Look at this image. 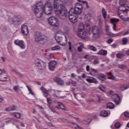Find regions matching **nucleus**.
<instances>
[{
  "label": "nucleus",
  "instance_id": "f257e3e1",
  "mask_svg": "<svg viewBox=\"0 0 129 129\" xmlns=\"http://www.w3.org/2000/svg\"><path fill=\"white\" fill-rule=\"evenodd\" d=\"M46 8H52V5L50 2L47 1L44 6H43V4L41 2H38L35 6L34 9V14L37 18H41L43 16V10Z\"/></svg>",
  "mask_w": 129,
  "mask_h": 129
},
{
  "label": "nucleus",
  "instance_id": "f03ea898",
  "mask_svg": "<svg viewBox=\"0 0 129 129\" xmlns=\"http://www.w3.org/2000/svg\"><path fill=\"white\" fill-rule=\"evenodd\" d=\"M118 14V15H121V14L124 15L120 16V19L123 21L125 22L129 21V7L127 6V5L123 4L119 7Z\"/></svg>",
  "mask_w": 129,
  "mask_h": 129
},
{
  "label": "nucleus",
  "instance_id": "7ed1b4c3",
  "mask_svg": "<svg viewBox=\"0 0 129 129\" xmlns=\"http://www.w3.org/2000/svg\"><path fill=\"white\" fill-rule=\"evenodd\" d=\"M55 14L57 15L61 20H65L68 17V11L65 7H61L54 11Z\"/></svg>",
  "mask_w": 129,
  "mask_h": 129
},
{
  "label": "nucleus",
  "instance_id": "20e7f679",
  "mask_svg": "<svg viewBox=\"0 0 129 129\" xmlns=\"http://www.w3.org/2000/svg\"><path fill=\"white\" fill-rule=\"evenodd\" d=\"M78 29V37L81 39H87L88 37V34L87 33V32L84 31V24L83 23H80L79 25Z\"/></svg>",
  "mask_w": 129,
  "mask_h": 129
},
{
  "label": "nucleus",
  "instance_id": "39448f33",
  "mask_svg": "<svg viewBox=\"0 0 129 129\" xmlns=\"http://www.w3.org/2000/svg\"><path fill=\"white\" fill-rule=\"evenodd\" d=\"M34 64L38 70H44L46 69V62L40 58L35 59Z\"/></svg>",
  "mask_w": 129,
  "mask_h": 129
},
{
  "label": "nucleus",
  "instance_id": "423d86ee",
  "mask_svg": "<svg viewBox=\"0 0 129 129\" xmlns=\"http://www.w3.org/2000/svg\"><path fill=\"white\" fill-rule=\"evenodd\" d=\"M48 24L52 26V27H54L55 28H58L60 23H59V20L58 18L55 16H51L49 17L48 19Z\"/></svg>",
  "mask_w": 129,
  "mask_h": 129
},
{
  "label": "nucleus",
  "instance_id": "0eeeda50",
  "mask_svg": "<svg viewBox=\"0 0 129 129\" xmlns=\"http://www.w3.org/2000/svg\"><path fill=\"white\" fill-rule=\"evenodd\" d=\"M83 6L79 3H76L75 5V8H71L70 10V13H75L76 14H80L82 13Z\"/></svg>",
  "mask_w": 129,
  "mask_h": 129
},
{
  "label": "nucleus",
  "instance_id": "6e6552de",
  "mask_svg": "<svg viewBox=\"0 0 129 129\" xmlns=\"http://www.w3.org/2000/svg\"><path fill=\"white\" fill-rule=\"evenodd\" d=\"M64 37L65 39L63 40V37L55 35V39L58 44H59L60 46H65L67 44V37L66 36H64Z\"/></svg>",
  "mask_w": 129,
  "mask_h": 129
},
{
  "label": "nucleus",
  "instance_id": "1a4fd4ad",
  "mask_svg": "<svg viewBox=\"0 0 129 129\" xmlns=\"http://www.w3.org/2000/svg\"><path fill=\"white\" fill-rule=\"evenodd\" d=\"M76 13H71L69 11V19L71 23L75 24L78 21V18H77Z\"/></svg>",
  "mask_w": 129,
  "mask_h": 129
},
{
  "label": "nucleus",
  "instance_id": "9d476101",
  "mask_svg": "<svg viewBox=\"0 0 129 129\" xmlns=\"http://www.w3.org/2000/svg\"><path fill=\"white\" fill-rule=\"evenodd\" d=\"M34 41L36 43H40L42 41H44V37L40 32H36L34 34Z\"/></svg>",
  "mask_w": 129,
  "mask_h": 129
},
{
  "label": "nucleus",
  "instance_id": "9b49d317",
  "mask_svg": "<svg viewBox=\"0 0 129 129\" xmlns=\"http://www.w3.org/2000/svg\"><path fill=\"white\" fill-rule=\"evenodd\" d=\"M62 7H64V3L61 0H54L53 5V9L55 10H57V9H60V8H62Z\"/></svg>",
  "mask_w": 129,
  "mask_h": 129
},
{
  "label": "nucleus",
  "instance_id": "f8f14e48",
  "mask_svg": "<svg viewBox=\"0 0 129 129\" xmlns=\"http://www.w3.org/2000/svg\"><path fill=\"white\" fill-rule=\"evenodd\" d=\"M14 44L17 46H18L21 49H26V44L25 41L22 40L17 39L14 41Z\"/></svg>",
  "mask_w": 129,
  "mask_h": 129
},
{
  "label": "nucleus",
  "instance_id": "ddd939ff",
  "mask_svg": "<svg viewBox=\"0 0 129 129\" xmlns=\"http://www.w3.org/2000/svg\"><path fill=\"white\" fill-rule=\"evenodd\" d=\"M111 99L112 100H113L116 104H119L121 102L120 98H119V96L117 95V94L112 95L111 97Z\"/></svg>",
  "mask_w": 129,
  "mask_h": 129
},
{
  "label": "nucleus",
  "instance_id": "4468645a",
  "mask_svg": "<svg viewBox=\"0 0 129 129\" xmlns=\"http://www.w3.org/2000/svg\"><path fill=\"white\" fill-rule=\"evenodd\" d=\"M57 66V62L54 60H52L49 63L48 67L50 71H54Z\"/></svg>",
  "mask_w": 129,
  "mask_h": 129
},
{
  "label": "nucleus",
  "instance_id": "2eb2a0df",
  "mask_svg": "<svg viewBox=\"0 0 129 129\" xmlns=\"http://www.w3.org/2000/svg\"><path fill=\"white\" fill-rule=\"evenodd\" d=\"M21 30V33L23 34V35H28V34H29V29L28 28V26L26 25H22Z\"/></svg>",
  "mask_w": 129,
  "mask_h": 129
},
{
  "label": "nucleus",
  "instance_id": "dca6fc26",
  "mask_svg": "<svg viewBox=\"0 0 129 129\" xmlns=\"http://www.w3.org/2000/svg\"><path fill=\"white\" fill-rule=\"evenodd\" d=\"M43 12H44L45 15H51V14H52V12H53V8H43Z\"/></svg>",
  "mask_w": 129,
  "mask_h": 129
},
{
  "label": "nucleus",
  "instance_id": "f3484780",
  "mask_svg": "<svg viewBox=\"0 0 129 129\" xmlns=\"http://www.w3.org/2000/svg\"><path fill=\"white\" fill-rule=\"evenodd\" d=\"M40 90L42 91L43 95L45 97H48V95H49V90H47L44 87H40Z\"/></svg>",
  "mask_w": 129,
  "mask_h": 129
},
{
  "label": "nucleus",
  "instance_id": "a211bd4d",
  "mask_svg": "<svg viewBox=\"0 0 129 129\" xmlns=\"http://www.w3.org/2000/svg\"><path fill=\"white\" fill-rule=\"evenodd\" d=\"M84 31L87 32L88 34H89V32L91 31L90 25H89V24L86 23L85 25H84Z\"/></svg>",
  "mask_w": 129,
  "mask_h": 129
},
{
  "label": "nucleus",
  "instance_id": "6ab92c4d",
  "mask_svg": "<svg viewBox=\"0 0 129 129\" xmlns=\"http://www.w3.org/2000/svg\"><path fill=\"white\" fill-rule=\"evenodd\" d=\"M92 32L93 35H99V30H98V28L96 26H94L92 28Z\"/></svg>",
  "mask_w": 129,
  "mask_h": 129
},
{
  "label": "nucleus",
  "instance_id": "aec40b11",
  "mask_svg": "<svg viewBox=\"0 0 129 129\" xmlns=\"http://www.w3.org/2000/svg\"><path fill=\"white\" fill-rule=\"evenodd\" d=\"M86 81L89 82V83H95L96 84H97V80L94 78L86 79Z\"/></svg>",
  "mask_w": 129,
  "mask_h": 129
},
{
  "label": "nucleus",
  "instance_id": "412c9836",
  "mask_svg": "<svg viewBox=\"0 0 129 129\" xmlns=\"http://www.w3.org/2000/svg\"><path fill=\"white\" fill-rule=\"evenodd\" d=\"M97 55H102V56H105L107 55V51L104 49H101L97 53Z\"/></svg>",
  "mask_w": 129,
  "mask_h": 129
},
{
  "label": "nucleus",
  "instance_id": "4be33fe9",
  "mask_svg": "<svg viewBox=\"0 0 129 129\" xmlns=\"http://www.w3.org/2000/svg\"><path fill=\"white\" fill-rule=\"evenodd\" d=\"M127 88H129V87L126 84L121 85L119 86V89L120 91H123V90H125Z\"/></svg>",
  "mask_w": 129,
  "mask_h": 129
},
{
  "label": "nucleus",
  "instance_id": "5701e85b",
  "mask_svg": "<svg viewBox=\"0 0 129 129\" xmlns=\"http://www.w3.org/2000/svg\"><path fill=\"white\" fill-rule=\"evenodd\" d=\"M54 80L57 84H60V85H63L64 84V81L58 78H55Z\"/></svg>",
  "mask_w": 129,
  "mask_h": 129
},
{
  "label": "nucleus",
  "instance_id": "b1692460",
  "mask_svg": "<svg viewBox=\"0 0 129 129\" xmlns=\"http://www.w3.org/2000/svg\"><path fill=\"white\" fill-rule=\"evenodd\" d=\"M110 22L111 24H112L113 25H116V23L119 22V19L117 18H112L110 19Z\"/></svg>",
  "mask_w": 129,
  "mask_h": 129
},
{
  "label": "nucleus",
  "instance_id": "393cba45",
  "mask_svg": "<svg viewBox=\"0 0 129 129\" xmlns=\"http://www.w3.org/2000/svg\"><path fill=\"white\" fill-rule=\"evenodd\" d=\"M73 3V0H64L63 6H71Z\"/></svg>",
  "mask_w": 129,
  "mask_h": 129
},
{
  "label": "nucleus",
  "instance_id": "a878e982",
  "mask_svg": "<svg viewBox=\"0 0 129 129\" xmlns=\"http://www.w3.org/2000/svg\"><path fill=\"white\" fill-rule=\"evenodd\" d=\"M100 115L101 116H103V117H105L106 116H108V115H109V114L108 112H107V111L106 110H102L101 111Z\"/></svg>",
  "mask_w": 129,
  "mask_h": 129
},
{
  "label": "nucleus",
  "instance_id": "bb28decb",
  "mask_svg": "<svg viewBox=\"0 0 129 129\" xmlns=\"http://www.w3.org/2000/svg\"><path fill=\"white\" fill-rule=\"evenodd\" d=\"M97 73H98V72H97V71H96V70H94L93 68L90 69V74H91V75H93V76H95V75H96Z\"/></svg>",
  "mask_w": 129,
  "mask_h": 129
},
{
  "label": "nucleus",
  "instance_id": "cd10ccee",
  "mask_svg": "<svg viewBox=\"0 0 129 129\" xmlns=\"http://www.w3.org/2000/svg\"><path fill=\"white\" fill-rule=\"evenodd\" d=\"M102 14L104 19H106V17L107 16V13L106 12V10H105L104 8H102Z\"/></svg>",
  "mask_w": 129,
  "mask_h": 129
},
{
  "label": "nucleus",
  "instance_id": "c85d7f7f",
  "mask_svg": "<svg viewBox=\"0 0 129 129\" xmlns=\"http://www.w3.org/2000/svg\"><path fill=\"white\" fill-rule=\"evenodd\" d=\"M107 107L109 109H113L114 108V105L112 103L109 102L107 104Z\"/></svg>",
  "mask_w": 129,
  "mask_h": 129
},
{
  "label": "nucleus",
  "instance_id": "c756f323",
  "mask_svg": "<svg viewBox=\"0 0 129 129\" xmlns=\"http://www.w3.org/2000/svg\"><path fill=\"white\" fill-rule=\"evenodd\" d=\"M99 79L102 81H104L105 80V76L103 74H99Z\"/></svg>",
  "mask_w": 129,
  "mask_h": 129
},
{
  "label": "nucleus",
  "instance_id": "7c9ffc66",
  "mask_svg": "<svg viewBox=\"0 0 129 129\" xmlns=\"http://www.w3.org/2000/svg\"><path fill=\"white\" fill-rule=\"evenodd\" d=\"M89 50H91V51H93V52H96L97 49H96V47H95L93 45H91L89 47Z\"/></svg>",
  "mask_w": 129,
  "mask_h": 129
},
{
  "label": "nucleus",
  "instance_id": "2f4dec72",
  "mask_svg": "<svg viewBox=\"0 0 129 129\" xmlns=\"http://www.w3.org/2000/svg\"><path fill=\"white\" fill-rule=\"evenodd\" d=\"M83 43H81V45L78 47V52H82L83 49L84 48Z\"/></svg>",
  "mask_w": 129,
  "mask_h": 129
},
{
  "label": "nucleus",
  "instance_id": "473e14b6",
  "mask_svg": "<svg viewBox=\"0 0 129 129\" xmlns=\"http://www.w3.org/2000/svg\"><path fill=\"white\" fill-rule=\"evenodd\" d=\"M52 51H59L60 50V46H55L54 47H52L51 48Z\"/></svg>",
  "mask_w": 129,
  "mask_h": 129
},
{
  "label": "nucleus",
  "instance_id": "72a5a7b5",
  "mask_svg": "<svg viewBox=\"0 0 129 129\" xmlns=\"http://www.w3.org/2000/svg\"><path fill=\"white\" fill-rule=\"evenodd\" d=\"M71 124V126H72V127H74V128H81V127L79 126V125H78V124L76 123H72Z\"/></svg>",
  "mask_w": 129,
  "mask_h": 129
},
{
  "label": "nucleus",
  "instance_id": "f704fd0d",
  "mask_svg": "<svg viewBox=\"0 0 129 129\" xmlns=\"http://www.w3.org/2000/svg\"><path fill=\"white\" fill-rule=\"evenodd\" d=\"M12 72H14L16 74V75H17V76H19V77H22V76H23V75H22V74H21V73H19L18 72V71L15 70H12Z\"/></svg>",
  "mask_w": 129,
  "mask_h": 129
},
{
  "label": "nucleus",
  "instance_id": "c9c22d12",
  "mask_svg": "<svg viewBox=\"0 0 129 129\" xmlns=\"http://www.w3.org/2000/svg\"><path fill=\"white\" fill-rule=\"evenodd\" d=\"M98 88L100 90H101V91H103V92H104V91H105V87L104 86H103V85H100L98 87Z\"/></svg>",
  "mask_w": 129,
  "mask_h": 129
},
{
  "label": "nucleus",
  "instance_id": "e433bc0d",
  "mask_svg": "<svg viewBox=\"0 0 129 129\" xmlns=\"http://www.w3.org/2000/svg\"><path fill=\"white\" fill-rule=\"evenodd\" d=\"M93 64L94 65H96L97 64H99V59L98 58H96L93 62Z\"/></svg>",
  "mask_w": 129,
  "mask_h": 129
},
{
  "label": "nucleus",
  "instance_id": "4c0bfd02",
  "mask_svg": "<svg viewBox=\"0 0 129 129\" xmlns=\"http://www.w3.org/2000/svg\"><path fill=\"white\" fill-rule=\"evenodd\" d=\"M128 40L126 38L124 37L122 39V42L123 45H126V43H127Z\"/></svg>",
  "mask_w": 129,
  "mask_h": 129
},
{
  "label": "nucleus",
  "instance_id": "58836bf2",
  "mask_svg": "<svg viewBox=\"0 0 129 129\" xmlns=\"http://www.w3.org/2000/svg\"><path fill=\"white\" fill-rule=\"evenodd\" d=\"M27 88L28 89V90L30 93V94H31V95H34V93L32 91V89L30 87H29V86H26Z\"/></svg>",
  "mask_w": 129,
  "mask_h": 129
},
{
  "label": "nucleus",
  "instance_id": "ea45409f",
  "mask_svg": "<svg viewBox=\"0 0 129 129\" xmlns=\"http://www.w3.org/2000/svg\"><path fill=\"white\" fill-rule=\"evenodd\" d=\"M85 18L87 19L88 20H89L90 19H91V15L90 14H86Z\"/></svg>",
  "mask_w": 129,
  "mask_h": 129
},
{
  "label": "nucleus",
  "instance_id": "a19ab883",
  "mask_svg": "<svg viewBox=\"0 0 129 129\" xmlns=\"http://www.w3.org/2000/svg\"><path fill=\"white\" fill-rule=\"evenodd\" d=\"M14 115L17 118H20V117H21V114L18 112L15 113Z\"/></svg>",
  "mask_w": 129,
  "mask_h": 129
},
{
  "label": "nucleus",
  "instance_id": "79ce46f5",
  "mask_svg": "<svg viewBox=\"0 0 129 129\" xmlns=\"http://www.w3.org/2000/svg\"><path fill=\"white\" fill-rule=\"evenodd\" d=\"M58 106L60 109H65V106L61 103L58 104Z\"/></svg>",
  "mask_w": 129,
  "mask_h": 129
},
{
  "label": "nucleus",
  "instance_id": "37998d69",
  "mask_svg": "<svg viewBox=\"0 0 129 129\" xmlns=\"http://www.w3.org/2000/svg\"><path fill=\"white\" fill-rule=\"evenodd\" d=\"M121 34H122V32H119V33H116V34H113L112 37H119V36H120V35H121Z\"/></svg>",
  "mask_w": 129,
  "mask_h": 129
},
{
  "label": "nucleus",
  "instance_id": "c03bdc74",
  "mask_svg": "<svg viewBox=\"0 0 129 129\" xmlns=\"http://www.w3.org/2000/svg\"><path fill=\"white\" fill-rule=\"evenodd\" d=\"M63 30H64V34H68V32H69V29H68V27H64L63 28Z\"/></svg>",
  "mask_w": 129,
  "mask_h": 129
},
{
  "label": "nucleus",
  "instance_id": "a18cd8bd",
  "mask_svg": "<svg viewBox=\"0 0 129 129\" xmlns=\"http://www.w3.org/2000/svg\"><path fill=\"white\" fill-rule=\"evenodd\" d=\"M118 67L120 68V69H122V70L125 69V66L123 64H119L118 66Z\"/></svg>",
  "mask_w": 129,
  "mask_h": 129
},
{
  "label": "nucleus",
  "instance_id": "49530a36",
  "mask_svg": "<svg viewBox=\"0 0 129 129\" xmlns=\"http://www.w3.org/2000/svg\"><path fill=\"white\" fill-rule=\"evenodd\" d=\"M47 102L48 104L52 103V100L50 98H47Z\"/></svg>",
  "mask_w": 129,
  "mask_h": 129
},
{
  "label": "nucleus",
  "instance_id": "de8ad7c7",
  "mask_svg": "<svg viewBox=\"0 0 129 129\" xmlns=\"http://www.w3.org/2000/svg\"><path fill=\"white\" fill-rule=\"evenodd\" d=\"M119 126H120V123L119 122L115 123V127H116V128H118V127H119Z\"/></svg>",
  "mask_w": 129,
  "mask_h": 129
},
{
  "label": "nucleus",
  "instance_id": "09e8293b",
  "mask_svg": "<svg viewBox=\"0 0 129 129\" xmlns=\"http://www.w3.org/2000/svg\"><path fill=\"white\" fill-rule=\"evenodd\" d=\"M83 4H84L86 6L87 9H89V7L88 6V3L86 1H82Z\"/></svg>",
  "mask_w": 129,
  "mask_h": 129
},
{
  "label": "nucleus",
  "instance_id": "8fccbe9b",
  "mask_svg": "<svg viewBox=\"0 0 129 129\" xmlns=\"http://www.w3.org/2000/svg\"><path fill=\"white\" fill-rule=\"evenodd\" d=\"M9 108L10 109V110H11V111H13L16 110V107L15 106H12L11 107H10Z\"/></svg>",
  "mask_w": 129,
  "mask_h": 129
},
{
  "label": "nucleus",
  "instance_id": "3c124183",
  "mask_svg": "<svg viewBox=\"0 0 129 129\" xmlns=\"http://www.w3.org/2000/svg\"><path fill=\"white\" fill-rule=\"evenodd\" d=\"M108 79H111V80H113L115 79V77H114L113 75L110 76L108 78Z\"/></svg>",
  "mask_w": 129,
  "mask_h": 129
},
{
  "label": "nucleus",
  "instance_id": "603ef678",
  "mask_svg": "<svg viewBox=\"0 0 129 129\" xmlns=\"http://www.w3.org/2000/svg\"><path fill=\"white\" fill-rule=\"evenodd\" d=\"M124 115L125 117H129V112H124Z\"/></svg>",
  "mask_w": 129,
  "mask_h": 129
},
{
  "label": "nucleus",
  "instance_id": "864d4df0",
  "mask_svg": "<svg viewBox=\"0 0 129 129\" xmlns=\"http://www.w3.org/2000/svg\"><path fill=\"white\" fill-rule=\"evenodd\" d=\"M19 86H16L14 87L13 89L14 91H17V90H19Z\"/></svg>",
  "mask_w": 129,
  "mask_h": 129
},
{
  "label": "nucleus",
  "instance_id": "5fc2aeb1",
  "mask_svg": "<svg viewBox=\"0 0 129 129\" xmlns=\"http://www.w3.org/2000/svg\"><path fill=\"white\" fill-rule=\"evenodd\" d=\"M128 34H129L128 31H126V32H124V33L123 32H122V36H125V35H128Z\"/></svg>",
  "mask_w": 129,
  "mask_h": 129
},
{
  "label": "nucleus",
  "instance_id": "6e6d98bb",
  "mask_svg": "<svg viewBox=\"0 0 129 129\" xmlns=\"http://www.w3.org/2000/svg\"><path fill=\"white\" fill-rule=\"evenodd\" d=\"M112 41H113V39H112V38L108 39L107 41L108 44H111V43H112Z\"/></svg>",
  "mask_w": 129,
  "mask_h": 129
},
{
  "label": "nucleus",
  "instance_id": "4d7b16f0",
  "mask_svg": "<svg viewBox=\"0 0 129 129\" xmlns=\"http://www.w3.org/2000/svg\"><path fill=\"white\" fill-rule=\"evenodd\" d=\"M68 44H69V50H72V47L71 46V42L70 41H69Z\"/></svg>",
  "mask_w": 129,
  "mask_h": 129
},
{
  "label": "nucleus",
  "instance_id": "13d9d810",
  "mask_svg": "<svg viewBox=\"0 0 129 129\" xmlns=\"http://www.w3.org/2000/svg\"><path fill=\"white\" fill-rule=\"evenodd\" d=\"M91 121V118H89V119L87 120V122H85V123L86 124H87L88 123H90V122Z\"/></svg>",
  "mask_w": 129,
  "mask_h": 129
},
{
  "label": "nucleus",
  "instance_id": "bf43d9fd",
  "mask_svg": "<svg viewBox=\"0 0 129 129\" xmlns=\"http://www.w3.org/2000/svg\"><path fill=\"white\" fill-rule=\"evenodd\" d=\"M112 29H113V31H116V24H113Z\"/></svg>",
  "mask_w": 129,
  "mask_h": 129
},
{
  "label": "nucleus",
  "instance_id": "052dcab7",
  "mask_svg": "<svg viewBox=\"0 0 129 129\" xmlns=\"http://www.w3.org/2000/svg\"><path fill=\"white\" fill-rule=\"evenodd\" d=\"M86 70H87V72H89V71H90V69L89 66H87Z\"/></svg>",
  "mask_w": 129,
  "mask_h": 129
},
{
  "label": "nucleus",
  "instance_id": "680f3d73",
  "mask_svg": "<svg viewBox=\"0 0 129 129\" xmlns=\"http://www.w3.org/2000/svg\"><path fill=\"white\" fill-rule=\"evenodd\" d=\"M116 57H117V58H120L121 57V54L117 53Z\"/></svg>",
  "mask_w": 129,
  "mask_h": 129
},
{
  "label": "nucleus",
  "instance_id": "e2e57ef3",
  "mask_svg": "<svg viewBox=\"0 0 129 129\" xmlns=\"http://www.w3.org/2000/svg\"><path fill=\"white\" fill-rule=\"evenodd\" d=\"M71 77L72 78L76 77V75L74 73H72L71 75Z\"/></svg>",
  "mask_w": 129,
  "mask_h": 129
},
{
  "label": "nucleus",
  "instance_id": "0e129e2a",
  "mask_svg": "<svg viewBox=\"0 0 129 129\" xmlns=\"http://www.w3.org/2000/svg\"><path fill=\"white\" fill-rule=\"evenodd\" d=\"M47 125H48V126H53V124L50 122H47Z\"/></svg>",
  "mask_w": 129,
  "mask_h": 129
},
{
  "label": "nucleus",
  "instance_id": "69168bd1",
  "mask_svg": "<svg viewBox=\"0 0 129 129\" xmlns=\"http://www.w3.org/2000/svg\"><path fill=\"white\" fill-rule=\"evenodd\" d=\"M84 59H88L89 58V55H86L85 56H84Z\"/></svg>",
  "mask_w": 129,
  "mask_h": 129
},
{
  "label": "nucleus",
  "instance_id": "338daca9",
  "mask_svg": "<svg viewBox=\"0 0 129 129\" xmlns=\"http://www.w3.org/2000/svg\"><path fill=\"white\" fill-rule=\"evenodd\" d=\"M5 111H11V110H10V109L9 107L6 108V109H5Z\"/></svg>",
  "mask_w": 129,
  "mask_h": 129
},
{
  "label": "nucleus",
  "instance_id": "774afa93",
  "mask_svg": "<svg viewBox=\"0 0 129 129\" xmlns=\"http://www.w3.org/2000/svg\"><path fill=\"white\" fill-rule=\"evenodd\" d=\"M81 77L82 78H85V74H82Z\"/></svg>",
  "mask_w": 129,
  "mask_h": 129
}]
</instances>
